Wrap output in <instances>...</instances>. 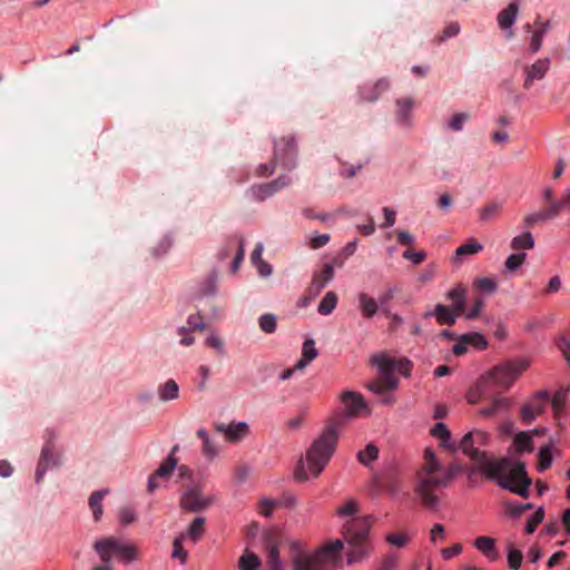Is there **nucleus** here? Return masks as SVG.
Masks as SVG:
<instances>
[{
    "label": "nucleus",
    "mask_w": 570,
    "mask_h": 570,
    "mask_svg": "<svg viewBox=\"0 0 570 570\" xmlns=\"http://www.w3.org/2000/svg\"><path fill=\"white\" fill-rule=\"evenodd\" d=\"M488 441L489 435L485 432L475 430L466 433L456 448L474 462L479 472L497 481L501 488L527 499L531 479L527 475L524 463L505 458H489L484 451L480 450L487 445Z\"/></svg>",
    "instance_id": "obj_1"
},
{
    "label": "nucleus",
    "mask_w": 570,
    "mask_h": 570,
    "mask_svg": "<svg viewBox=\"0 0 570 570\" xmlns=\"http://www.w3.org/2000/svg\"><path fill=\"white\" fill-rule=\"evenodd\" d=\"M341 426L342 421L338 419L325 425L307 450L305 460L298 461L294 473L297 481H307L309 475L317 478L322 473L336 450Z\"/></svg>",
    "instance_id": "obj_2"
},
{
    "label": "nucleus",
    "mask_w": 570,
    "mask_h": 570,
    "mask_svg": "<svg viewBox=\"0 0 570 570\" xmlns=\"http://www.w3.org/2000/svg\"><path fill=\"white\" fill-rule=\"evenodd\" d=\"M448 472L431 449L424 450L422 466L416 472L414 491L426 509L434 510L439 505L438 492L449 487Z\"/></svg>",
    "instance_id": "obj_3"
},
{
    "label": "nucleus",
    "mask_w": 570,
    "mask_h": 570,
    "mask_svg": "<svg viewBox=\"0 0 570 570\" xmlns=\"http://www.w3.org/2000/svg\"><path fill=\"white\" fill-rule=\"evenodd\" d=\"M293 570H334L342 563L343 542L335 540L314 553L302 551L297 541L291 543Z\"/></svg>",
    "instance_id": "obj_4"
},
{
    "label": "nucleus",
    "mask_w": 570,
    "mask_h": 570,
    "mask_svg": "<svg viewBox=\"0 0 570 570\" xmlns=\"http://www.w3.org/2000/svg\"><path fill=\"white\" fill-rule=\"evenodd\" d=\"M373 520L371 517H358L348 520L343 527L344 539L350 546L346 556L348 564L361 562L370 553L368 534Z\"/></svg>",
    "instance_id": "obj_5"
},
{
    "label": "nucleus",
    "mask_w": 570,
    "mask_h": 570,
    "mask_svg": "<svg viewBox=\"0 0 570 570\" xmlns=\"http://www.w3.org/2000/svg\"><path fill=\"white\" fill-rule=\"evenodd\" d=\"M529 366L527 358L499 364L480 377V389L483 393L497 395L501 390H508Z\"/></svg>",
    "instance_id": "obj_6"
},
{
    "label": "nucleus",
    "mask_w": 570,
    "mask_h": 570,
    "mask_svg": "<svg viewBox=\"0 0 570 570\" xmlns=\"http://www.w3.org/2000/svg\"><path fill=\"white\" fill-rule=\"evenodd\" d=\"M296 145L292 136L282 137L275 141L274 160L269 164H262L257 168L258 176H269L275 171L276 163L285 169H293L296 165Z\"/></svg>",
    "instance_id": "obj_7"
},
{
    "label": "nucleus",
    "mask_w": 570,
    "mask_h": 570,
    "mask_svg": "<svg viewBox=\"0 0 570 570\" xmlns=\"http://www.w3.org/2000/svg\"><path fill=\"white\" fill-rule=\"evenodd\" d=\"M214 502V497L206 495L199 483L184 484L179 499V508L185 512L196 513L207 510Z\"/></svg>",
    "instance_id": "obj_8"
},
{
    "label": "nucleus",
    "mask_w": 570,
    "mask_h": 570,
    "mask_svg": "<svg viewBox=\"0 0 570 570\" xmlns=\"http://www.w3.org/2000/svg\"><path fill=\"white\" fill-rule=\"evenodd\" d=\"M94 549L99 554L101 561L111 560L114 556L119 557L124 562H130L137 558V549L134 546L122 544L112 537L96 541Z\"/></svg>",
    "instance_id": "obj_9"
},
{
    "label": "nucleus",
    "mask_w": 570,
    "mask_h": 570,
    "mask_svg": "<svg viewBox=\"0 0 570 570\" xmlns=\"http://www.w3.org/2000/svg\"><path fill=\"white\" fill-rule=\"evenodd\" d=\"M334 275L333 265L330 263H325L320 271L314 272L312 281L305 291L303 304L307 305L318 296L323 288L334 278Z\"/></svg>",
    "instance_id": "obj_10"
},
{
    "label": "nucleus",
    "mask_w": 570,
    "mask_h": 570,
    "mask_svg": "<svg viewBox=\"0 0 570 570\" xmlns=\"http://www.w3.org/2000/svg\"><path fill=\"white\" fill-rule=\"evenodd\" d=\"M372 364L376 365L381 371V379L379 380L385 391H392L397 387L399 381L393 375V358L385 354H375L371 358Z\"/></svg>",
    "instance_id": "obj_11"
},
{
    "label": "nucleus",
    "mask_w": 570,
    "mask_h": 570,
    "mask_svg": "<svg viewBox=\"0 0 570 570\" xmlns=\"http://www.w3.org/2000/svg\"><path fill=\"white\" fill-rule=\"evenodd\" d=\"M291 183L292 179L289 176L282 175L273 181L253 186L250 188V193L254 199L263 202L266 198L273 196L275 193L283 189L284 187L288 186Z\"/></svg>",
    "instance_id": "obj_12"
},
{
    "label": "nucleus",
    "mask_w": 570,
    "mask_h": 570,
    "mask_svg": "<svg viewBox=\"0 0 570 570\" xmlns=\"http://www.w3.org/2000/svg\"><path fill=\"white\" fill-rule=\"evenodd\" d=\"M549 400V393L546 391L535 394L528 403H525L520 412L521 420L525 424H530L534 419L540 415Z\"/></svg>",
    "instance_id": "obj_13"
},
{
    "label": "nucleus",
    "mask_w": 570,
    "mask_h": 570,
    "mask_svg": "<svg viewBox=\"0 0 570 570\" xmlns=\"http://www.w3.org/2000/svg\"><path fill=\"white\" fill-rule=\"evenodd\" d=\"M469 345L483 350L488 346V342L484 336L478 332L462 334L458 337V342L454 344L452 352L454 355L461 356L466 353Z\"/></svg>",
    "instance_id": "obj_14"
},
{
    "label": "nucleus",
    "mask_w": 570,
    "mask_h": 570,
    "mask_svg": "<svg viewBox=\"0 0 570 570\" xmlns=\"http://www.w3.org/2000/svg\"><path fill=\"white\" fill-rule=\"evenodd\" d=\"M550 69V60L548 58L538 59L530 66H524V83L525 89H530L535 80H542Z\"/></svg>",
    "instance_id": "obj_15"
},
{
    "label": "nucleus",
    "mask_w": 570,
    "mask_h": 570,
    "mask_svg": "<svg viewBox=\"0 0 570 570\" xmlns=\"http://www.w3.org/2000/svg\"><path fill=\"white\" fill-rule=\"evenodd\" d=\"M389 89L390 81L386 78H381L373 85H364L358 88V102H375Z\"/></svg>",
    "instance_id": "obj_16"
},
{
    "label": "nucleus",
    "mask_w": 570,
    "mask_h": 570,
    "mask_svg": "<svg viewBox=\"0 0 570 570\" xmlns=\"http://www.w3.org/2000/svg\"><path fill=\"white\" fill-rule=\"evenodd\" d=\"M216 431L224 434L226 441L237 443L248 434V425L245 422L224 424L215 426Z\"/></svg>",
    "instance_id": "obj_17"
},
{
    "label": "nucleus",
    "mask_w": 570,
    "mask_h": 570,
    "mask_svg": "<svg viewBox=\"0 0 570 570\" xmlns=\"http://www.w3.org/2000/svg\"><path fill=\"white\" fill-rule=\"evenodd\" d=\"M434 316L440 325L452 326L456 323V320L461 316L460 313L452 309L449 305L436 304L433 311H428L424 314L425 318Z\"/></svg>",
    "instance_id": "obj_18"
},
{
    "label": "nucleus",
    "mask_w": 570,
    "mask_h": 570,
    "mask_svg": "<svg viewBox=\"0 0 570 570\" xmlns=\"http://www.w3.org/2000/svg\"><path fill=\"white\" fill-rule=\"evenodd\" d=\"M233 249H237L233 263V272H235L238 268L239 263L244 259V244L242 237L238 235H233L226 239L225 245L219 252L220 258H227Z\"/></svg>",
    "instance_id": "obj_19"
},
{
    "label": "nucleus",
    "mask_w": 570,
    "mask_h": 570,
    "mask_svg": "<svg viewBox=\"0 0 570 570\" xmlns=\"http://www.w3.org/2000/svg\"><path fill=\"white\" fill-rule=\"evenodd\" d=\"M341 401L346 409L347 416H358L363 410H366L364 397L357 392H344L341 395Z\"/></svg>",
    "instance_id": "obj_20"
},
{
    "label": "nucleus",
    "mask_w": 570,
    "mask_h": 570,
    "mask_svg": "<svg viewBox=\"0 0 570 570\" xmlns=\"http://www.w3.org/2000/svg\"><path fill=\"white\" fill-rule=\"evenodd\" d=\"M468 288L465 285L459 283L445 293V298L451 302L450 307L461 315L466 307Z\"/></svg>",
    "instance_id": "obj_21"
},
{
    "label": "nucleus",
    "mask_w": 570,
    "mask_h": 570,
    "mask_svg": "<svg viewBox=\"0 0 570 570\" xmlns=\"http://www.w3.org/2000/svg\"><path fill=\"white\" fill-rule=\"evenodd\" d=\"M58 465V461L53 455V449L50 443H47L41 451V455L36 470V482L39 483L43 479L47 470L51 466Z\"/></svg>",
    "instance_id": "obj_22"
},
{
    "label": "nucleus",
    "mask_w": 570,
    "mask_h": 570,
    "mask_svg": "<svg viewBox=\"0 0 570 570\" xmlns=\"http://www.w3.org/2000/svg\"><path fill=\"white\" fill-rule=\"evenodd\" d=\"M267 557L266 570H282V562L278 551V539L275 534H268L266 538Z\"/></svg>",
    "instance_id": "obj_23"
},
{
    "label": "nucleus",
    "mask_w": 570,
    "mask_h": 570,
    "mask_svg": "<svg viewBox=\"0 0 570 570\" xmlns=\"http://www.w3.org/2000/svg\"><path fill=\"white\" fill-rule=\"evenodd\" d=\"M414 101L412 98L396 100V120L403 126L411 125V114Z\"/></svg>",
    "instance_id": "obj_24"
},
{
    "label": "nucleus",
    "mask_w": 570,
    "mask_h": 570,
    "mask_svg": "<svg viewBox=\"0 0 570 570\" xmlns=\"http://www.w3.org/2000/svg\"><path fill=\"white\" fill-rule=\"evenodd\" d=\"M205 522L206 519L204 517L195 518L188 529L179 533V535H184L185 540L190 539L194 543L198 542L205 533Z\"/></svg>",
    "instance_id": "obj_25"
},
{
    "label": "nucleus",
    "mask_w": 570,
    "mask_h": 570,
    "mask_svg": "<svg viewBox=\"0 0 570 570\" xmlns=\"http://www.w3.org/2000/svg\"><path fill=\"white\" fill-rule=\"evenodd\" d=\"M519 6L517 0L512 1L505 9L501 10L498 14V23L501 29L510 28L517 18Z\"/></svg>",
    "instance_id": "obj_26"
},
{
    "label": "nucleus",
    "mask_w": 570,
    "mask_h": 570,
    "mask_svg": "<svg viewBox=\"0 0 570 570\" xmlns=\"http://www.w3.org/2000/svg\"><path fill=\"white\" fill-rule=\"evenodd\" d=\"M361 313L366 318H372L379 311V302L367 295L360 293L357 296Z\"/></svg>",
    "instance_id": "obj_27"
},
{
    "label": "nucleus",
    "mask_w": 570,
    "mask_h": 570,
    "mask_svg": "<svg viewBox=\"0 0 570 570\" xmlns=\"http://www.w3.org/2000/svg\"><path fill=\"white\" fill-rule=\"evenodd\" d=\"M158 396L161 402H168L178 399L179 386L175 380H167L158 386Z\"/></svg>",
    "instance_id": "obj_28"
},
{
    "label": "nucleus",
    "mask_w": 570,
    "mask_h": 570,
    "mask_svg": "<svg viewBox=\"0 0 570 570\" xmlns=\"http://www.w3.org/2000/svg\"><path fill=\"white\" fill-rule=\"evenodd\" d=\"M433 436L440 439L441 445L448 450H451L452 452H455L458 450V445L451 442V432L443 423H436L434 428L432 429Z\"/></svg>",
    "instance_id": "obj_29"
},
{
    "label": "nucleus",
    "mask_w": 570,
    "mask_h": 570,
    "mask_svg": "<svg viewBox=\"0 0 570 570\" xmlns=\"http://www.w3.org/2000/svg\"><path fill=\"white\" fill-rule=\"evenodd\" d=\"M474 546L481 553H483L490 560H495L498 558L494 539L490 537H478L475 539Z\"/></svg>",
    "instance_id": "obj_30"
},
{
    "label": "nucleus",
    "mask_w": 570,
    "mask_h": 570,
    "mask_svg": "<svg viewBox=\"0 0 570 570\" xmlns=\"http://www.w3.org/2000/svg\"><path fill=\"white\" fill-rule=\"evenodd\" d=\"M556 217L557 216H556L554 213H552L551 206H549L547 209H543V210H540V212L527 215L523 218V226L525 228H531L535 224H539V223H541L543 220L552 219V218H556Z\"/></svg>",
    "instance_id": "obj_31"
},
{
    "label": "nucleus",
    "mask_w": 570,
    "mask_h": 570,
    "mask_svg": "<svg viewBox=\"0 0 570 570\" xmlns=\"http://www.w3.org/2000/svg\"><path fill=\"white\" fill-rule=\"evenodd\" d=\"M108 493V489L95 491L89 498V507L92 511L94 520L98 522L102 515V500Z\"/></svg>",
    "instance_id": "obj_32"
},
{
    "label": "nucleus",
    "mask_w": 570,
    "mask_h": 570,
    "mask_svg": "<svg viewBox=\"0 0 570 570\" xmlns=\"http://www.w3.org/2000/svg\"><path fill=\"white\" fill-rule=\"evenodd\" d=\"M196 434H197V438L203 441V449H202L203 454L209 460L214 459L218 454V448L210 440L206 430L199 429Z\"/></svg>",
    "instance_id": "obj_33"
},
{
    "label": "nucleus",
    "mask_w": 570,
    "mask_h": 570,
    "mask_svg": "<svg viewBox=\"0 0 570 570\" xmlns=\"http://www.w3.org/2000/svg\"><path fill=\"white\" fill-rule=\"evenodd\" d=\"M493 397L492 404L488 407L480 410V414L483 416H493L501 411H505L510 407L511 401L505 397Z\"/></svg>",
    "instance_id": "obj_34"
},
{
    "label": "nucleus",
    "mask_w": 570,
    "mask_h": 570,
    "mask_svg": "<svg viewBox=\"0 0 570 570\" xmlns=\"http://www.w3.org/2000/svg\"><path fill=\"white\" fill-rule=\"evenodd\" d=\"M338 297L334 292H327L317 306L321 315H330L337 305Z\"/></svg>",
    "instance_id": "obj_35"
},
{
    "label": "nucleus",
    "mask_w": 570,
    "mask_h": 570,
    "mask_svg": "<svg viewBox=\"0 0 570 570\" xmlns=\"http://www.w3.org/2000/svg\"><path fill=\"white\" fill-rule=\"evenodd\" d=\"M510 246L513 250L532 249L534 247L533 236L530 232H523L512 238Z\"/></svg>",
    "instance_id": "obj_36"
},
{
    "label": "nucleus",
    "mask_w": 570,
    "mask_h": 570,
    "mask_svg": "<svg viewBox=\"0 0 570 570\" xmlns=\"http://www.w3.org/2000/svg\"><path fill=\"white\" fill-rule=\"evenodd\" d=\"M478 212L480 222L488 223L495 219L500 215L501 204L492 202L480 208Z\"/></svg>",
    "instance_id": "obj_37"
},
{
    "label": "nucleus",
    "mask_w": 570,
    "mask_h": 570,
    "mask_svg": "<svg viewBox=\"0 0 570 570\" xmlns=\"http://www.w3.org/2000/svg\"><path fill=\"white\" fill-rule=\"evenodd\" d=\"M513 443H514V446H515V451L518 453L532 452L533 451L532 438H531V434L528 433V432H519L514 436Z\"/></svg>",
    "instance_id": "obj_38"
},
{
    "label": "nucleus",
    "mask_w": 570,
    "mask_h": 570,
    "mask_svg": "<svg viewBox=\"0 0 570 570\" xmlns=\"http://www.w3.org/2000/svg\"><path fill=\"white\" fill-rule=\"evenodd\" d=\"M238 566L240 570H258L261 567V560L255 553L246 551L239 558Z\"/></svg>",
    "instance_id": "obj_39"
},
{
    "label": "nucleus",
    "mask_w": 570,
    "mask_h": 570,
    "mask_svg": "<svg viewBox=\"0 0 570 570\" xmlns=\"http://www.w3.org/2000/svg\"><path fill=\"white\" fill-rule=\"evenodd\" d=\"M483 246L475 239H471L468 243L459 246L455 250V259H459L462 256L465 255H473L481 252Z\"/></svg>",
    "instance_id": "obj_40"
},
{
    "label": "nucleus",
    "mask_w": 570,
    "mask_h": 570,
    "mask_svg": "<svg viewBox=\"0 0 570 570\" xmlns=\"http://www.w3.org/2000/svg\"><path fill=\"white\" fill-rule=\"evenodd\" d=\"M379 456L377 448L370 443L366 448L357 453V460L365 466H368L371 462L375 461Z\"/></svg>",
    "instance_id": "obj_41"
},
{
    "label": "nucleus",
    "mask_w": 570,
    "mask_h": 570,
    "mask_svg": "<svg viewBox=\"0 0 570 570\" xmlns=\"http://www.w3.org/2000/svg\"><path fill=\"white\" fill-rule=\"evenodd\" d=\"M176 468L177 459L173 455H168V458L161 462L160 466L155 472L161 479H168Z\"/></svg>",
    "instance_id": "obj_42"
},
{
    "label": "nucleus",
    "mask_w": 570,
    "mask_h": 570,
    "mask_svg": "<svg viewBox=\"0 0 570 570\" xmlns=\"http://www.w3.org/2000/svg\"><path fill=\"white\" fill-rule=\"evenodd\" d=\"M473 288L488 294H492L497 291L498 284L493 278L480 277L474 279Z\"/></svg>",
    "instance_id": "obj_43"
},
{
    "label": "nucleus",
    "mask_w": 570,
    "mask_h": 570,
    "mask_svg": "<svg viewBox=\"0 0 570 570\" xmlns=\"http://www.w3.org/2000/svg\"><path fill=\"white\" fill-rule=\"evenodd\" d=\"M184 535H177L173 541V553L174 559H178L183 564L187 561L188 552L184 549Z\"/></svg>",
    "instance_id": "obj_44"
},
{
    "label": "nucleus",
    "mask_w": 570,
    "mask_h": 570,
    "mask_svg": "<svg viewBox=\"0 0 570 570\" xmlns=\"http://www.w3.org/2000/svg\"><path fill=\"white\" fill-rule=\"evenodd\" d=\"M258 324H259V328L267 333V334H272L275 332L276 330V326H277V318L274 314L272 313H266V314H263L259 320H258Z\"/></svg>",
    "instance_id": "obj_45"
},
{
    "label": "nucleus",
    "mask_w": 570,
    "mask_h": 570,
    "mask_svg": "<svg viewBox=\"0 0 570 570\" xmlns=\"http://www.w3.org/2000/svg\"><path fill=\"white\" fill-rule=\"evenodd\" d=\"M525 257H527V255L524 253L511 254L505 259V263H504L505 271L510 272V273L518 271L525 262Z\"/></svg>",
    "instance_id": "obj_46"
},
{
    "label": "nucleus",
    "mask_w": 570,
    "mask_h": 570,
    "mask_svg": "<svg viewBox=\"0 0 570 570\" xmlns=\"http://www.w3.org/2000/svg\"><path fill=\"white\" fill-rule=\"evenodd\" d=\"M484 304L485 303L482 296H475L473 298L472 307L469 311H464L462 316L470 321L478 318L481 315Z\"/></svg>",
    "instance_id": "obj_47"
},
{
    "label": "nucleus",
    "mask_w": 570,
    "mask_h": 570,
    "mask_svg": "<svg viewBox=\"0 0 570 570\" xmlns=\"http://www.w3.org/2000/svg\"><path fill=\"white\" fill-rule=\"evenodd\" d=\"M550 206L556 216L563 210H570V188L566 189L561 198L558 202H552Z\"/></svg>",
    "instance_id": "obj_48"
},
{
    "label": "nucleus",
    "mask_w": 570,
    "mask_h": 570,
    "mask_svg": "<svg viewBox=\"0 0 570 570\" xmlns=\"http://www.w3.org/2000/svg\"><path fill=\"white\" fill-rule=\"evenodd\" d=\"M552 464V453L549 446H543L540 449L538 454V469L540 471H544L549 469Z\"/></svg>",
    "instance_id": "obj_49"
},
{
    "label": "nucleus",
    "mask_w": 570,
    "mask_h": 570,
    "mask_svg": "<svg viewBox=\"0 0 570 570\" xmlns=\"http://www.w3.org/2000/svg\"><path fill=\"white\" fill-rule=\"evenodd\" d=\"M470 119V115L466 112H459L452 116V118L448 122V127L452 131H461L465 121Z\"/></svg>",
    "instance_id": "obj_50"
},
{
    "label": "nucleus",
    "mask_w": 570,
    "mask_h": 570,
    "mask_svg": "<svg viewBox=\"0 0 570 570\" xmlns=\"http://www.w3.org/2000/svg\"><path fill=\"white\" fill-rule=\"evenodd\" d=\"M492 396H495V394L494 393H483L481 391L480 380L476 382L475 386L473 389H471L466 394L468 402L471 404L478 403L480 399L492 397Z\"/></svg>",
    "instance_id": "obj_51"
},
{
    "label": "nucleus",
    "mask_w": 570,
    "mask_h": 570,
    "mask_svg": "<svg viewBox=\"0 0 570 570\" xmlns=\"http://www.w3.org/2000/svg\"><path fill=\"white\" fill-rule=\"evenodd\" d=\"M544 510L539 508L528 520L525 525L527 533H533L537 527L543 521Z\"/></svg>",
    "instance_id": "obj_52"
},
{
    "label": "nucleus",
    "mask_w": 570,
    "mask_h": 570,
    "mask_svg": "<svg viewBox=\"0 0 570 570\" xmlns=\"http://www.w3.org/2000/svg\"><path fill=\"white\" fill-rule=\"evenodd\" d=\"M331 239L330 234H315L309 237L308 246L312 249H318L327 245Z\"/></svg>",
    "instance_id": "obj_53"
},
{
    "label": "nucleus",
    "mask_w": 570,
    "mask_h": 570,
    "mask_svg": "<svg viewBox=\"0 0 570 570\" xmlns=\"http://www.w3.org/2000/svg\"><path fill=\"white\" fill-rule=\"evenodd\" d=\"M317 356V350L315 348L314 340H306L302 348V357L312 362Z\"/></svg>",
    "instance_id": "obj_54"
},
{
    "label": "nucleus",
    "mask_w": 570,
    "mask_h": 570,
    "mask_svg": "<svg viewBox=\"0 0 570 570\" xmlns=\"http://www.w3.org/2000/svg\"><path fill=\"white\" fill-rule=\"evenodd\" d=\"M523 556L521 551L510 548L508 552L509 567L513 570H518L522 563Z\"/></svg>",
    "instance_id": "obj_55"
},
{
    "label": "nucleus",
    "mask_w": 570,
    "mask_h": 570,
    "mask_svg": "<svg viewBox=\"0 0 570 570\" xmlns=\"http://www.w3.org/2000/svg\"><path fill=\"white\" fill-rule=\"evenodd\" d=\"M385 540L392 546L402 548L409 542V537L405 533H389L386 534Z\"/></svg>",
    "instance_id": "obj_56"
},
{
    "label": "nucleus",
    "mask_w": 570,
    "mask_h": 570,
    "mask_svg": "<svg viewBox=\"0 0 570 570\" xmlns=\"http://www.w3.org/2000/svg\"><path fill=\"white\" fill-rule=\"evenodd\" d=\"M358 511V504L355 500L346 501L342 507L337 509V514L341 517L353 515Z\"/></svg>",
    "instance_id": "obj_57"
},
{
    "label": "nucleus",
    "mask_w": 570,
    "mask_h": 570,
    "mask_svg": "<svg viewBox=\"0 0 570 570\" xmlns=\"http://www.w3.org/2000/svg\"><path fill=\"white\" fill-rule=\"evenodd\" d=\"M393 363H394L393 373L395 371H397V372H400L401 374H403L406 377L410 375V372H411V368H412V364H411V362L409 360H406V358H401V360L393 358Z\"/></svg>",
    "instance_id": "obj_58"
},
{
    "label": "nucleus",
    "mask_w": 570,
    "mask_h": 570,
    "mask_svg": "<svg viewBox=\"0 0 570 570\" xmlns=\"http://www.w3.org/2000/svg\"><path fill=\"white\" fill-rule=\"evenodd\" d=\"M459 32H460L459 23L451 22L443 29L442 35L440 36V41H444L449 38L455 37L459 35Z\"/></svg>",
    "instance_id": "obj_59"
},
{
    "label": "nucleus",
    "mask_w": 570,
    "mask_h": 570,
    "mask_svg": "<svg viewBox=\"0 0 570 570\" xmlns=\"http://www.w3.org/2000/svg\"><path fill=\"white\" fill-rule=\"evenodd\" d=\"M187 324H188V331H204L205 330V324L203 322V318L200 315L198 314H195V315H190L188 317V321H187Z\"/></svg>",
    "instance_id": "obj_60"
},
{
    "label": "nucleus",
    "mask_w": 570,
    "mask_h": 570,
    "mask_svg": "<svg viewBox=\"0 0 570 570\" xmlns=\"http://www.w3.org/2000/svg\"><path fill=\"white\" fill-rule=\"evenodd\" d=\"M120 522L125 525L136 521V513L131 508H122L119 512Z\"/></svg>",
    "instance_id": "obj_61"
},
{
    "label": "nucleus",
    "mask_w": 570,
    "mask_h": 570,
    "mask_svg": "<svg viewBox=\"0 0 570 570\" xmlns=\"http://www.w3.org/2000/svg\"><path fill=\"white\" fill-rule=\"evenodd\" d=\"M403 257L405 259L412 261L415 265H419L425 259V253L424 252H413L412 249H406L403 253Z\"/></svg>",
    "instance_id": "obj_62"
},
{
    "label": "nucleus",
    "mask_w": 570,
    "mask_h": 570,
    "mask_svg": "<svg viewBox=\"0 0 570 570\" xmlns=\"http://www.w3.org/2000/svg\"><path fill=\"white\" fill-rule=\"evenodd\" d=\"M558 348L562 352L567 363L570 365V340L560 337L557 342Z\"/></svg>",
    "instance_id": "obj_63"
},
{
    "label": "nucleus",
    "mask_w": 570,
    "mask_h": 570,
    "mask_svg": "<svg viewBox=\"0 0 570 570\" xmlns=\"http://www.w3.org/2000/svg\"><path fill=\"white\" fill-rule=\"evenodd\" d=\"M397 566L396 556L389 554L383 558L379 570H394Z\"/></svg>",
    "instance_id": "obj_64"
}]
</instances>
